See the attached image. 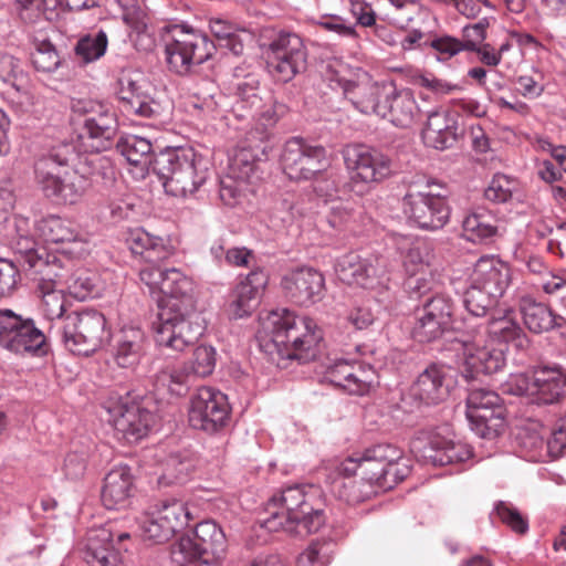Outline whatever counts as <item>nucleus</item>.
I'll list each match as a JSON object with an SVG mask.
<instances>
[{"label":"nucleus","instance_id":"nucleus-2","mask_svg":"<svg viewBox=\"0 0 566 566\" xmlns=\"http://www.w3.org/2000/svg\"><path fill=\"white\" fill-rule=\"evenodd\" d=\"M322 340V331L313 318L286 308L269 313L259 332L260 347L273 361L275 356L302 364L312 361L319 353Z\"/></svg>","mask_w":566,"mask_h":566},{"label":"nucleus","instance_id":"nucleus-4","mask_svg":"<svg viewBox=\"0 0 566 566\" xmlns=\"http://www.w3.org/2000/svg\"><path fill=\"white\" fill-rule=\"evenodd\" d=\"M71 146L52 149L34 164V178L43 195L63 205H76L92 186L94 160L88 156L77 157L70 165Z\"/></svg>","mask_w":566,"mask_h":566},{"label":"nucleus","instance_id":"nucleus-21","mask_svg":"<svg viewBox=\"0 0 566 566\" xmlns=\"http://www.w3.org/2000/svg\"><path fill=\"white\" fill-rule=\"evenodd\" d=\"M399 465L387 471L385 467L378 465L361 453H356L344 460L338 470L342 475L348 478L359 472V475L373 485L380 489H391L397 483L403 481L411 472L410 464Z\"/></svg>","mask_w":566,"mask_h":566},{"label":"nucleus","instance_id":"nucleus-64","mask_svg":"<svg viewBox=\"0 0 566 566\" xmlns=\"http://www.w3.org/2000/svg\"><path fill=\"white\" fill-rule=\"evenodd\" d=\"M329 556L325 544L312 543L297 558L296 566H326Z\"/></svg>","mask_w":566,"mask_h":566},{"label":"nucleus","instance_id":"nucleus-45","mask_svg":"<svg viewBox=\"0 0 566 566\" xmlns=\"http://www.w3.org/2000/svg\"><path fill=\"white\" fill-rule=\"evenodd\" d=\"M36 230L46 242L76 243L83 242V233L70 220L57 216H49L36 223Z\"/></svg>","mask_w":566,"mask_h":566},{"label":"nucleus","instance_id":"nucleus-6","mask_svg":"<svg viewBox=\"0 0 566 566\" xmlns=\"http://www.w3.org/2000/svg\"><path fill=\"white\" fill-rule=\"evenodd\" d=\"M154 172L163 181L167 193L187 197L207 181L209 166L207 159L192 147H179L156 155Z\"/></svg>","mask_w":566,"mask_h":566},{"label":"nucleus","instance_id":"nucleus-50","mask_svg":"<svg viewBox=\"0 0 566 566\" xmlns=\"http://www.w3.org/2000/svg\"><path fill=\"white\" fill-rule=\"evenodd\" d=\"M407 250L403 253V265L409 273H418L429 266L433 260L432 243L422 239L406 241Z\"/></svg>","mask_w":566,"mask_h":566},{"label":"nucleus","instance_id":"nucleus-28","mask_svg":"<svg viewBox=\"0 0 566 566\" xmlns=\"http://www.w3.org/2000/svg\"><path fill=\"white\" fill-rule=\"evenodd\" d=\"M281 284L295 303L306 305L322 298L325 279L313 268H300L284 275Z\"/></svg>","mask_w":566,"mask_h":566},{"label":"nucleus","instance_id":"nucleus-52","mask_svg":"<svg viewBox=\"0 0 566 566\" xmlns=\"http://www.w3.org/2000/svg\"><path fill=\"white\" fill-rule=\"evenodd\" d=\"M499 298L496 295H491L490 291L470 282L463 295V304L471 315L483 317L495 306Z\"/></svg>","mask_w":566,"mask_h":566},{"label":"nucleus","instance_id":"nucleus-49","mask_svg":"<svg viewBox=\"0 0 566 566\" xmlns=\"http://www.w3.org/2000/svg\"><path fill=\"white\" fill-rule=\"evenodd\" d=\"M343 475L334 482V491L338 497L348 504H358L377 493L375 485L359 475V479Z\"/></svg>","mask_w":566,"mask_h":566},{"label":"nucleus","instance_id":"nucleus-38","mask_svg":"<svg viewBox=\"0 0 566 566\" xmlns=\"http://www.w3.org/2000/svg\"><path fill=\"white\" fill-rule=\"evenodd\" d=\"M0 243L12 249L20 255L19 262L38 251L36 241L31 233L30 220L22 216H13L0 228Z\"/></svg>","mask_w":566,"mask_h":566},{"label":"nucleus","instance_id":"nucleus-42","mask_svg":"<svg viewBox=\"0 0 566 566\" xmlns=\"http://www.w3.org/2000/svg\"><path fill=\"white\" fill-rule=\"evenodd\" d=\"M484 336H489V340L496 345H503L505 350L507 344L511 343L516 348H524L528 344V339L522 327L509 314L499 317H492L484 327Z\"/></svg>","mask_w":566,"mask_h":566},{"label":"nucleus","instance_id":"nucleus-23","mask_svg":"<svg viewBox=\"0 0 566 566\" xmlns=\"http://www.w3.org/2000/svg\"><path fill=\"white\" fill-rule=\"evenodd\" d=\"M343 94L352 105L365 115L380 116L389 83L375 82L364 74L358 80H339Z\"/></svg>","mask_w":566,"mask_h":566},{"label":"nucleus","instance_id":"nucleus-41","mask_svg":"<svg viewBox=\"0 0 566 566\" xmlns=\"http://www.w3.org/2000/svg\"><path fill=\"white\" fill-rule=\"evenodd\" d=\"M566 392V370L560 366L535 369V396L542 403H554Z\"/></svg>","mask_w":566,"mask_h":566},{"label":"nucleus","instance_id":"nucleus-48","mask_svg":"<svg viewBox=\"0 0 566 566\" xmlns=\"http://www.w3.org/2000/svg\"><path fill=\"white\" fill-rule=\"evenodd\" d=\"M31 62L40 72H54L61 64L60 54L55 45L43 32L32 35Z\"/></svg>","mask_w":566,"mask_h":566},{"label":"nucleus","instance_id":"nucleus-62","mask_svg":"<svg viewBox=\"0 0 566 566\" xmlns=\"http://www.w3.org/2000/svg\"><path fill=\"white\" fill-rule=\"evenodd\" d=\"M245 182L227 175L220 180L219 196L227 206H235L242 195L248 190Z\"/></svg>","mask_w":566,"mask_h":566},{"label":"nucleus","instance_id":"nucleus-63","mask_svg":"<svg viewBox=\"0 0 566 566\" xmlns=\"http://www.w3.org/2000/svg\"><path fill=\"white\" fill-rule=\"evenodd\" d=\"M548 460L559 458L566 450V424L556 423L545 439Z\"/></svg>","mask_w":566,"mask_h":566},{"label":"nucleus","instance_id":"nucleus-16","mask_svg":"<svg viewBox=\"0 0 566 566\" xmlns=\"http://www.w3.org/2000/svg\"><path fill=\"white\" fill-rule=\"evenodd\" d=\"M343 158L353 177L364 184H380L398 171V165L388 154L361 144L346 146Z\"/></svg>","mask_w":566,"mask_h":566},{"label":"nucleus","instance_id":"nucleus-32","mask_svg":"<svg viewBox=\"0 0 566 566\" xmlns=\"http://www.w3.org/2000/svg\"><path fill=\"white\" fill-rule=\"evenodd\" d=\"M134 493V476L127 465L112 469L104 478L102 503L107 510H120L129 505Z\"/></svg>","mask_w":566,"mask_h":566},{"label":"nucleus","instance_id":"nucleus-47","mask_svg":"<svg viewBox=\"0 0 566 566\" xmlns=\"http://www.w3.org/2000/svg\"><path fill=\"white\" fill-rule=\"evenodd\" d=\"M497 233L495 219L484 212H472L462 221V235L473 243H486Z\"/></svg>","mask_w":566,"mask_h":566},{"label":"nucleus","instance_id":"nucleus-22","mask_svg":"<svg viewBox=\"0 0 566 566\" xmlns=\"http://www.w3.org/2000/svg\"><path fill=\"white\" fill-rule=\"evenodd\" d=\"M324 377L327 381L344 389L349 395L363 396L373 386L376 373L371 366L361 361L338 358L326 367Z\"/></svg>","mask_w":566,"mask_h":566},{"label":"nucleus","instance_id":"nucleus-37","mask_svg":"<svg viewBox=\"0 0 566 566\" xmlns=\"http://www.w3.org/2000/svg\"><path fill=\"white\" fill-rule=\"evenodd\" d=\"M269 281L268 274L261 270L251 271L233 290L231 310L235 317L249 315L258 304L259 297Z\"/></svg>","mask_w":566,"mask_h":566},{"label":"nucleus","instance_id":"nucleus-36","mask_svg":"<svg viewBox=\"0 0 566 566\" xmlns=\"http://www.w3.org/2000/svg\"><path fill=\"white\" fill-rule=\"evenodd\" d=\"M422 455L433 465L443 467L468 461L472 457V449L465 442L434 434L423 448Z\"/></svg>","mask_w":566,"mask_h":566},{"label":"nucleus","instance_id":"nucleus-8","mask_svg":"<svg viewBox=\"0 0 566 566\" xmlns=\"http://www.w3.org/2000/svg\"><path fill=\"white\" fill-rule=\"evenodd\" d=\"M105 316L96 310H83L65 315L62 342L74 355L88 356L108 340Z\"/></svg>","mask_w":566,"mask_h":566},{"label":"nucleus","instance_id":"nucleus-51","mask_svg":"<svg viewBox=\"0 0 566 566\" xmlns=\"http://www.w3.org/2000/svg\"><path fill=\"white\" fill-rule=\"evenodd\" d=\"M517 444L524 458L532 462L548 461L546 442L542 433L535 429L524 428L517 437Z\"/></svg>","mask_w":566,"mask_h":566},{"label":"nucleus","instance_id":"nucleus-54","mask_svg":"<svg viewBox=\"0 0 566 566\" xmlns=\"http://www.w3.org/2000/svg\"><path fill=\"white\" fill-rule=\"evenodd\" d=\"M229 176L251 185L258 176V165L254 156L248 149H239L229 164Z\"/></svg>","mask_w":566,"mask_h":566},{"label":"nucleus","instance_id":"nucleus-58","mask_svg":"<svg viewBox=\"0 0 566 566\" xmlns=\"http://www.w3.org/2000/svg\"><path fill=\"white\" fill-rule=\"evenodd\" d=\"M516 189V180L504 174L493 176L489 186L484 190V197L494 203H504L512 198Z\"/></svg>","mask_w":566,"mask_h":566},{"label":"nucleus","instance_id":"nucleus-34","mask_svg":"<svg viewBox=\"0 0 566 566\" xmlns=\"http://www.w3.org/2000/svg\"><path fill=\"white\" fill-rule=\"evenodd\" d=\"M449 388L444 368L433 364L418 376L411 387V395L426 405H437L448 397Z\"/></svg>","mask_w":566,"mask_h":566},{"label":"nucleus","instance_id":"nucleus-46","mask_svg":"<svg viewBox=\"0 0 566 566\" xmlns=\"http://www.w3.org/2000/svg\"><path fill=\"white\" fill-rule=\"evenodd\" d=\"M117 150L134 166H139L142 170H154L155 157L153 154V145L149 139L137 136L127 135L119 138L116 143Z\"/></svg>","mask_w":566,"mask_h":566},{"label":"nucleus","instance_id":"nucleus-57","mask_svg":"<svg viewBox=\"0 0 566 566\" xmlns=\"http://www.w3.org/2000/svg\"><path fill=\"white\" fill-rule=\"evenodd\" d=\"M64 284L70 293L81 301L93 297L95 294V276L86 270H77L71 275L66 274Z\"/></svg>","mask_w":566,"mask_h":566},{"label":"nucleus","instance_id":"nucleus-7","mask_svg":"<svg viewBox=\"0 0 566 566\" xmlns=\"http://www.w3.org/2000/svg\"><path fill=\"white\" fill-rule=\"evenodd\" d=\"M227 548L222 528L213 521L197 524L191 536H182L170 554L158 555L160 566H187L196 562L208 564L210 557L220 558Z\"/></svg>","mask_w":566,"mask_h":566},{"label":"nucleus","instance_id":"nucleus-43","mask_svg":"<svg viewBox=\"0 0 566 566\" xmlns=\"http://www.w3.org/2000/svg\"><path fill=\"white\" fill-rule=\"evenodd\" d=\"M197 459L187 449L170 452L163 461V472L159 478L161 484L185 483L195 471Z\"/></svg>","mask_w":566,"mask_h":566},{"label":"nucleus","instance_id":"nucleus-29","mask_svg":"<svg viewBox=\"0 0 566 566\" xmlns=\"http://www.w3.org/2000/svg\"><path fill=\"white\" fill-rule=\"evenodd\" d=\"M470 282L502 297L512 282L510 265L495 255L478 259L470 275Z\"/></svg>","mask_w":566,"mask_h":566},{"label":"nucleus","instance_id":"nucleus-19","mask_svg":"<svg viewBox=\"0 0 566 566\" xmlns=\"http://www.w3.org/2000/svg\"><path fill=\"white\" fill-rule=\"evenodd\" d=\"M454 304L448 295L429 297L416 310V322L411 335L419 343H431L440 338L452 326Z\"/></svg>","mask_w":566,"mask_h":566},{"label":"nucleus","instance_id":"nucleus-3","mask_svg":"<svg viewBox=\"0 0 566 566\" xmlns=\"http://www.w3.org/2000/svg\"><path fill=\"white\" fill-rule=\"evenodd\" d=\"M71 146L52 149L34 164V178L43 195L63 205H76L92 186L94 160L88 156L77 157L70 165Z\"/></svg>","mask_w":566,"mask_h":566},{"label":"nucleus","instance_id":"nucleus-25","mask_svg":"<svg viewBox=\"0 0 566 566\" xmlns=\"http://www.w3.org/2000/svg\"><path fill=\"white\" fill-rule=\"evenodd\" d=\"M380 109L379 117L399 128H410L420 118V107L413 92L409 88H397L394 83H389Z\"/></svg>","mask_w":566,"mask_h":566},{"label":"nucleus","instance_id":"nucleus-9","mask_svg":"<svg viewBox=\"0 0 566 566\" xmlns=\"http://www.w3.org/2000/svg\"><path fill=\"white\" fill-rule=\"evenodd\" d=\"M216 46L203 33L188 28L175 25L172 36L166 43V63L169 70L178 75H187L193 67L209 60Z\"/></svg>","mask_w":566,"mask_h":566},{"label":"nucleus","instance_id":"nucleus-30","mask_svg":"<svg viewBox=\"0 0 566 566\" xmlns=\"http://www.w3.org/2000/svg\"><path fill=\"white\" fill-rule=\"evenodd\" d=\"M117 97L127 113L136 114L144 118H157L163 107L147 94L140 83L128 74H123L117 82Z\"/></svg>","mask_w":566,"mask_h":566},{"label":"nucleus","instance_id":"nucleus-13","mask_svg":"<svg viewBox=\"0 0 566 566\" xmlns=\"http://www.w3.org/2000/svg\"><path fill=\"white\" fill-rule=\"evenodd\" d=\"M461 373L467 380L474 379L478 375L497 373L505 365V348L485 339L482 332L474 336L457 342Z\"/></svg>","mask_w":566,"mask_h":566},{"label":"nucleus","instance_id":"nucleus-11","mask_svg":"<svg viewBox=\"0 0 566 566\" xmlns=\"http://www.w3.org/2000/svg\"><path fill=\"white\" fill-rule=\"evenodd\" d=\"M0 346L17 355L43 356L48 353L44 332L30 317L12 310H0Z\"/></svg>","mask_w":566,"mask_h":566},{"label":"nucleus","instance_id":"nucleus-18","mask_svg":"<svg viewBox=\"0 0 566 566\" xmlns=\"http://www.w3.org/2000/svg\"><path fill=\"white\" fill-rule=\"evenodd\" d=\"M283 171L292 180H307L327 166L325 148L301 137L289 139L281 155Z\"/></svg>","mask_w":566,"mask_h":566},{"label":"nucleus","instance_id":"nucleus-61","mask_svg":"<svg viewBox=\"0 0 566 566\" xmlns=\"http://www.w3.org/2000/svg\"><path fill=\"white\" fill-rule=\"evenodd\" d=\"M503 392L514 396H535V371L527 374H511L502 385Z\"/></svg>","mask_w":566,"mask_h":566},{"label":"nucleus","instance_id":"nucleus-5","mask_svg":"<svg viewBox=\"0 0 566 566\" xmlns=\"http://www.w3.org/2000/svg\"><path fill=\"white\" fill-rule=\"evenodd\" d=\"M314 495L304 485H290L268 502L261 524L270 532L284 530L297 536L316 533L325 523L324 512L313 506Z\"/></svg>","mask_w":566,"mask_h":566},{"label":"nucleus","instance_id":"nucleus-31","mask_svg":"<svg viewBox=\"0 0 566 566\" xmlns=\"http://www.w3.org/2000/svg\"><path fill=\"white\" fill-rule=\"evenodd\" d=\"M119 547H115L111 528L101 526L86 533L84 559L92 566H122Z\"/></svg>","mask_w":566,"mask_h":566},{"label":"nucleus","instance_id":"nucleus-55","mask_svg":"<svg viewBox=\"0 0 566 566\" xmlns=\"http://www.w3.org/2000/svg\"><path fill=\"white\" fill-rule=\"evenodd\" d=\"M107 35L103 30L81 38L75 46L76 54L84 62H93L103 56L107 49Z\"/></svg>","mask_w":566,"mask_h":566},{"label":"nucleus","instance_id":"nucleus-60","mask_svg":"<svg viewBox=\"0 0 566 566\" xmlns=\"http://www.w3.org/2000/svg\"><path fill=\"white\" fill-rule=\"evenodd\" d=\"M499 518L513 532L524 534L528 530L527 520L520 511L506 502H499L494 509Z\"/></svg>","mask_w":566,"mask_h":566},{"label":"nucleus","instance_id":"nucleus-27","mask_svg":"<svg viewBox=\"0 0 566 566\" xmlns=\"http://www.w3.org/2000/svg\"><path fill=\"white\" fill-rule=\"evenodd\" d=\"M35 289L57 287L65 282L67 270L62 261L44 249H39L21 262Z\"/></svg>","mask_w":566,"mask_h":566},{"label":"nucleus","instance_id":"nucleus-17","mask_svg":"<svg viewBox=\"0 0 566 566\" xmlns=\"http://www.w3.org/2000/svg\"><path fill=\"white\" fill-rule=\"evenodd\" d=\"M467 418L476 436L495 438L504 428L500 396L491 389L471 388L467 397Z\"/></svg>","mask_w":566,"mask_h":566},{"label":"nucleus","instance_id":"nucleus-59","mask_svg":"<svg viewBox=\"0 0 566 566\" xmlns=\"http://www.w3.org/2000/svg\"><path fill=\"white\" fill-rule=\"evenodd\" d=\"M216 349L212 346H198L192 355L190 367L191 376L207 377L216 367Z\"/></svg>","mask_w":566,"mask_h":566},{"label":"nucleus","instance_id":"nucleus-10","mask_svg":"<svg viewBox=\"0 0 566 566\" xmlns=\"http://www.w3.org/2000/svg\"><path fill=\"white\" fill-rule=\"evenodd\" d=\"M72 111L83 117L80 137L87 149L101 153L112 147L118 132V122L107 105L92 99H77L72 104Z\"/></svg>","mask_w":566,"mask_h":566},{"label":"nucleus","instance_id":"nucleus-14","mask_svg":"<svg viewBox=\"0 0 566 566\" xmlns=\"http://www.w3.org/2000/svg\"><path fill=\"white\" fill-rule=\"evenodd\" d=\"M191 518L187 503L176 497H166L144 517L140 530L145 541L161 544L184 530Z\"/></svg>","mask_w":566,"mask_h":566},{"label":"nucleus","instance_id":"nucleus-12","mask_svg":"<svg viewBox=\"0 0 566 566\" xmlns=\"http://www.w3.org/2000/svg\"><path fill=\"white\" fill-rule=\"evenodd\" d=\"M231 418V406L228 396L221 390L202 386L190 397L188 423L192 429L209 434L223 430Z\"/></svg>","mask_w":566,"mask_h":566},{"label":"nucleus","instance_id":"nucleus-20","mask_svg":"<svg viewBox=\"0 0 566 566\" xmlns=\"http://www.w3.org/2000/svg\"><path fill=\"white\" fill-rule=\"evenodd\" d=\"M402 211L418 228L430 231L442 229L451 213L444 197L412 190L402 198Z\"/></svg>","mask_w":566,"mask_h":566},{"label":"nucleus","instance_id":"nucleus-33","mask_svg":"<svg viewBox=\"0 0 566 566\" xmlns=\"http://www.w3.org/2000/svg\"><path fill=\"white\" fill-rule=\"evenodd\" d=\"M334 269L338 279L348 285L370 289L377 283V269L373 261L361 258L357 252L339 256Z\"/></svg>","mask_w":566,"mask_h":566},{"label":"nucleus","instance_id":"nucleus-44","mask_svg":"<svg viewBox=\"0 0 566 566\" xmlns=\"http://www.w3.org/2000/svg\"><path fill=\"white\" fill-rule=\"evenodd\" d=\"M191 377L187 363L169 364L155 375L154 386L158 392L184 396L189 390Z\"/></svg>","mask_w":566,"mask_h":566},{"label":"nucleus","instance_id":"nucleus-24","mask_svg":"<svg viewBox=\"0 0 566 566\" xmlns=\"http://www.w3.org/2000/svg\"><path fill=\"white\" fill-rule=\"evenodd\" d=\"M461 135L458 115L448 109H436L428 114L421 138L427 147L446 150L452 148Z\"/></svg>","mask_w":566,"mask_h":566},{"label":"nucleus","instance_id":"nucleus-56","mask_svg":"<svg viewBox=\"0 0 566 566\" xmlns=\"http://www.w3.org/2000/svg\"><path fill=\"white\" fill-rule=\"evenodd\" d=\"M39 293V296L42 300L41 310L43 315L50 319H64L65 313V296L62 293V290L57 287L51 289H35Z\"/></svg>","mask_w":566,"mask_h":566},{"label":"nucleus","instance_id":"nucleus-35","mask_svg":"<svg viewBox=\"0 0 566 566\" xmlns=\"http://www.w3.org/2000/svg\"><path fill=\"white\" fill-rule=\"evenodd\" d=\"M126 244L134 255L146 263H160L174 254L172 248L164 238L154 235L143 228L129 230Z\"/></svg>","mask_w":566,"mask_h":566},{"label":"nucleus","instance_id":"nucleus-1","mask_svg":"<svg viewBox=\"0 0 566 566\" xmlns=\"http://www.w3.org/2000/svg\"><path fill=\"white\" fill-rule=\"evenodd\" d=\"M193 284L179 269L167 270L161 297L158 301L154 339L160 349L184 352L203 335L205 326L196 312L192 297Z\"/></svg>","mask_w":566,"mask_h":566},{"label":"nucleus","instance_id":"nucleus-26","mask_svg":"<svg viewBox=\"0 0 566 566\" xmlns=\"http://www.w3.org/2000/svg\"><path fill=\"white\" fill-rule=\"evenodd\" d=\"M114 428L128 442L143 439L151 428L155 416L137 401L122 400L114 409Z\"/></svg>","mask_w":566,"mask_h":566},{"label":"nucleus","instance_id":"nucleus-40","mask_svg":"<svg viewBox=\"0 0 566 566\" xmlns=\"http://www.w3.org/2000/svg\"><path fill=\"white\" fill-rule=\"evenodd\" d=\"M518 307L525 326L533 333L548 332L565 323L563 316L554 314L546 304L536 302L528 295L521 297Z\"/></svg>","mask_w":566,"mask_h":566},{"label":"nucleus","instance_id":"nucleus-53","mask_svg":"<svg viewBox=\"0 0 566 566\" xmlns=\"http://www.w3.org/2000/svg\"><path fill=\"white\" fill-rule=\"evenodd\" d=\"M363 455L375 461L378 465L388 469L400 467L399 464H410V460L403 455L398 447L391 443H379L365 449Z\"/></svg>","mask_w":566,"mask_h":566},{"label":"nucleus","instance_id":"nucleus-15","mask_svg":"<svg viewBox=\"0 0 566 566\" xmlns=\"http://www.w3.org/2000/svg\"><path fill=\"white\" fill-rule=\"evenodd\" d=\"M307 51L303 40L292 32H280L269 44L266 66L269 72L281 82H290L305 71Z\"/></svg>","mask_w":566,"mask_h":566},{"label":"nucleus","instance_id":"nucleus-39","mask_svg":"<svg viewBox=\"0 0 566 566\" xmlns=\"http://www.w3.org/2000/svg\"><path fill=\"white\" fill-rule=\"evenodd\" d=\"M145 333L135 326L123 327L113 347L115 363L122 368L136 366L144 353Z\"/></svg>","mask_w":566,"mask_h":566}]
</instances>
